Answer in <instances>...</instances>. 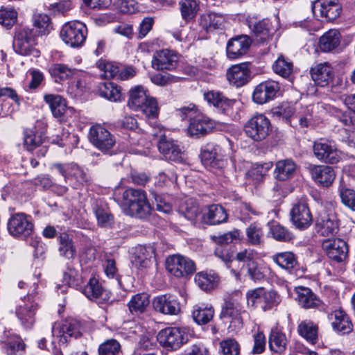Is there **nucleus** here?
<instances>
[{"label": "nucleus", "instance_id": "1", "mask_svg": "<svg viewBox=\"0 0 355 355\" xmlns=\"http://www.w3.org/2000/svg\"><path fill=\"white\" fill-rule=\"evenodd\" d=\"M177 114L182 121H190L187 130L192 137H203L211 132L216 125L214 120L200 112L193 104L178 109Z\"/></svg>", "mask_w": 355, "mask_h": 355}, {"label": "nucleus", "instance_id": "2", "mask_svg": "<svg viewBox=\"0 0 355 355\" xmlns=\"http://www.w3.org/2000/svg\"><path fill=\"white\" fill-rule=\"evenodd\" d=\"M128 105L135 111L141 112L147 119H156L158 116L157 103L149 96L142 86L138 85L130 90Z\"/></svg>", "mask_w": 355, "mask_h": 355}, {"label": "nucleus", "instance_id": "3", "mask_svg": "<svg viewBox=\"0 0 355 355\" xmlns=\"http://www.w3.org/2000/svg\"><path fill=\"white\" fill-rule=\"evenodd\" d=\"M123 206L130 215L139 218L148 217L152 209L146 193L141 189L132 188L123 192Z\"/></svg>", "mask_w": 355, "mask_h": 355}, {"label": "nucleus", "instance_id": "4", "mask_svg": "<svg viewBox=\"0 0 355 355\" xmlns=\"http://www.w3.org/2000/svg\"><path fill=\"white\" fill-rule=\"evenodd\" d=\"M37 31L34 28L20 27L16 29L12 43L14 51L21 55H39L35 49L37 44Z\"/></svg>", "mask_w": 355, "mask_h": 355}, {"label": "nucleus", "instance_id": "5", "mask_svg": "<svg viewBox=\"0 0 355 355\" xmlns=\"http://www.w3.org/2000/svg\"><path fill=\"white\" fill-rule=\"evenodd\" d=\"M246 300L248 306L260 307L266 311L277 306L280 297L275 291H266L264 288L259 287L249 290L246 293Z\"/></svg>", "mask_w": 355, "mask_h": 355}, {"label": "nucleus", "instance_id": "6", "mask_svg": "<svg viewBox=\"0 0 355 355\" xmlns=\"http://www.w3.org/2000/svg\"><path fill=\"white\" fill-rule=\"evenodd\" d=\"M243 307L239 300L233 297L225 300L220 312V318L229 322L228 331L237 333L243 327L242 313H245Z\"/></svg>", "mask_w": 355, "mask_h": 355}, {"label": "nucleus", "instance_id": "7", "mask_svg": "<svg viewBox=\"0 0 355 355\" xmlns=\"http://www.w3.org/2000/svg\"><path fill=\"white\" fill-rule=\"evenodd\" d=\"M35 283L31 293L28 292L27 296L21 300L16 308V315L21 324L26 328H31L35 322V315L38 309L37 293L35 290Z\"/></svg>", "mask_w": 355, "mask_h": 355}, {"label": "nucleus", "instance_id": "8", "mask_svg": "<svg viewBox=\"0 0 355 355\" xmlns=\"http://www.w3.org/2000/svg\"><path fill=\"white\" fill-rule=\"evenodd\" d=\"M87 35V26L79 21L66 23L60 31V37L64 42L73 48L81 46L85 43Z\"/></svg>", "mask_w": 355, "mask_h": 355}, {"label": "nucleus", "instance_id": "9", "mask_svg": "<svg viewBox=\"0 0 355 355\" xmlns=\"http://www.w3.org/2000/svg\"><path fill=\"white\" fill-rule=\"evenodd\" d=\"M246 136L254 141H261L265 139L271 130V123L265 115L262 114L252 116L244 125Z\"/></svg>", "mask_w": 355, "mask_h": 355}, {"label": "nucleus", "instance_id": "10", "mask_svg": "<svg viewBox=\"0 0 355 355\" xmlns=\"http://www.w3.org/2000/svg\"><path fill=\"white\" fill-rule=\"evenodd\" d=\"M319 211L315 220V230L323 236L336 234L338 231V220L332 204Z\"/></svg>", "mask_w": 355, "mask_h": 355}, {"label": "nucleus", "instance_id": "11", "mask_svg": "<svg viewBox=\"0 0 355 355\" xmlns=\"http://www.w3.org/2000/svg\"><path fill=\"white\" fill-rule=\"evenodd\" d=\"M157 340L167 350H176L187 342V337L182 328L167 327L158 333Z\"/></svg>", "mask_w": 355, "mask_h": 355}, {"label": "nucleus", "instance_id": "12", "mask_svg": "<svg viewBox=\"0 0 355 355\" xmlns=\"http://www.w3.org/2000/svg\"><path fill=\"white\" fill-rule=\"evenodd\" d=\"M200 158L202 164L210 169H220L226 165L224 150L215 143H208L202 147Z\"/></svg>", "mask_w": 355, "mask_h": 355}, {"label": "nucleus", "instance_id": "13", "mask_svg": "<svg viewBox=\"0 0 355 355\" xmlns=\"http://www.w3.org/2000/svg\"><path fill=\"white\" fill-rule=\"evenodd\" d=\"M162 129H159L160 135L157 142L159 152L166 159L182 162L184 157L183 146L178 141L167 137L165 134H162Z\"/></svg>", "mask_w": 355, "mask_h": 355}, {"label": "nucleus", "instance_id": "14", "mask_svg": "<svg viewBox=\"0 0 355 355\" xmlns=\"http://www.w3.org/2000/svg\"><path fill=\"white\" fill-rule=\"evenodd\" d=\"M7 226L11 236L23 239L32 234L34 227L31 217L24 213L12 215L8 221Z\"/></svg>", "mask_w": 355, "mask_h": 355}, {"label": "nucleus", "instance_id": "15", "mask_svg": "<svg viewBox=\"0 0 355 355\" xmlns=\"http://www.w3.org/2000/svg\"><path fill=\"white\" fill-rule=\"evenodd\" d=\"M53 168L64 178L65 182L74 189H79L87 182L88 178L84 171L76 164H54Z\"/></svg>", "mask_w": 355, "mask_h": 355}, {"label": "nucleus", "instance_id": "16", "mask_svg": "<svg viewBox=\"0 0 355 355\" xmlns=\"http://www.w3.org/2000/svg\"><path fill=\"white\" fill-rule=\"evenodd\" d=\"M313 153L318 160L327 164H336L341 159V153L334 143L322 139L314 141Z\"/></svg>", "mask_w": 355, "mask_h": 355}, {"label": "nucleus", "instance_id": "17", "mask_svg": "<svg viewBox=\"0 0 355 355\" xmlns=\"http://www.w3.org/2000/svg\"><path fill=\"white\" fill-rule=\"evenodd\" d=\"M166 268L170 274L178 278L190 275L196 270V264L191 259L178 254L166 259Z\"/></svg>", "mask_w": 355, "mask_h": 355}, {"label": "nucleus", "instance_id": "18", "mask_svg": "<svg viewBox=\"0 0 355 355\" xmlns=\"http://www.w3.org/2000/svg\"><path fill=\"white\" fill-rule=\"evenodd\" d=\"M88 139L96 148L103 153H107L116 143L114 136L98 124L90 128Z\"/></svg>", "mask_w": 355, "mask_h": 355}, {"label": "nucleus", "instance_id": "19", "mask_svg": "<svg viewBox=\"0 0 355 355\" xmlns=\"http://www.w3.org/2000/svg\"><path fill=\"white\" fill-rule=\"evenodd\" d=\"M293 225L300 230L307 229L313 222V217L306 200L301 199L293 204L290 211Z\"/></svg>", "mask_w": 355, "mask_h": 355}, {"label": "nucleus", "instance_id": "20", "mask_svg": "<svg viewBox=\"0 0 355 355\" xmlns=\"http://www.w3.org/2000/svg\"><path fill=\"white\" fill-rule=\"evenodd\" d=\"M55 326L56 324L52 327V336H57L62 344L67 343L69 338H77L82 334L80 323L73 318L64 320L57 329Z\"/></svg>", "mask_w": 355, "mask_h": 355}, {"label": "nucleus", "instance_id": "21", "mask_svg": "<svg viewBox=\"0 0 355 355\" xmlns=\"http://www.w3.org/2000/svg\"><path fill=\"white\" fill-rule=\"evenodd\" d=\"M312 10L315 15L329 21L340 16L342 6L338 0H317L313 3Z\"/></svg>", "mask_w": 355, "mask_h": 355}, {"label": "nucleus", "instance_id": "22", "mask_svg": "<svg viewBox=\"0 0 355 355\" xmlns=\"http://www.w3.org/2000/svg\"><path fill=\"white\" fill-rule=\"evenodd\" d=\"M279 90V83L272 80L263 81L255 87L252 94V100L257 104H265L273 100Z\"/></svg>", "mask_w": 355, "mask_h": 355}, {"label": "nucleus", "instance_id": "23", "mask_svg": "<svg viewBox=\"0 0 355 355\" xmlns=\"http://www.w3.org/2000/svg\"><path fill=\"white\" fill-rule=\"evenodd\" d=\"M322 248L329 259L336 263L345 261L348 256V245L340 239H326L322 242Z\"/></svg>", "mask_w": 355, "mask_h": 355}, {"label": "nucleus", "instance_id": "24", "mask_svg": "<svg viewBox=\"0 0 355 355\" xmlns=\"http://www.w3.org/2000/svg\"><path fill=\"white\" fill-rule=\"evenodd\" d=\"M295 292L296 300L302 308L325 310V305L309 288L298 286L295 288Z\"/></svg>", "mask_w": 355, "mask_h": 355}, {"label": "nucleus", "instance_id": "25", "mask_svg": "<svg viewBox=\"0 0 355 355\" xmlns=\"http://www.w3.org/2000/svg\"><path fill=\"white\" fill-rule=\"evenodd\" d=\"M249 65V62H243L230 67L227 71L229 82L237 87L245 85L251 76Z\"/></svg>", "mask_w": 355, "mask_h": 355}, {"label": "nucleus", "instance_id": "26", "mask_svg": "<svg viewBox=\"0 0 355 355\" xmlns=\"http://www.w3.org/2000/svg\"><path fill=\"white\" fill-rule=\"evenodd\" d=\"M251 44V40L246 35H241L230 39L227 44V55L232 60L237 59L247 53Z\"/></svg>", "mask_w": 355, "mask_h": 355}, {"label": "nucleus", "instance_id": "27", "mask_svg": "<svg viewBox=\"0 0 355 355\" xmlns=\"http://www.w3.org/2000/svg\"><path fill=\"white\" fill-rule=\"evenodd\" d=\"M154 309L163 314L178 315L180 312V304L171 295H162L155 297L153 302Z\"/></svg>", "mask_w": 355, "mask_h": 355}, {"label": "nucleus", "instance_id": "28", "mask_svg": "<svg viewBox=\"0 0 355 355\" xmlns=\"http://www.w3.org/2000/svg\"><path fill=\"white\" fill-rule=\"evenodd\" d=\"M205 100L223 113L229 114L232 110L236 101L229 99L218 91H208L204 94Z\"/></svg>", "mask_w": 355, "mask_h": 355}, {"label": "nucleus", "instance_id": "29", "mask_svg": "<svg viewBox=\"0 0 355 355\" xmlns=\"http://www.w3.org/2000/svg\"><path fill=\"white\" fill-rule=\"evenodd\" d=\"M178 64V55L168 49H164L155 54L152 67L157 70H171Z\"/></svg>", "mask_w": 355, "mask_h": 355}, {"label": "nucleus", "instance_id": "30", "mask_svg": "<svg viewBox=\"0 0 355 355\" xmlns=\"http://www.w3.org/2000/svg\"><path fill=\"white\" fill-rule=\"evenodd\" d=\"M313 180L316 184L324 187H329L335 179V172L329 166H313L310 168Z\"/></svg>", "mask_w": 355, "mask_h": 355}, {"label": "nucleus", "instance_id": "31", "mask_svg": "<svg viewBox=\"0 0 355 355\" xmlns=\"http://www.w3.org/2000/svg\"><path fill=\"white\" fill-rule=\"evenodd\" d=\"M155 254V249L150 245H138L135 248L132 257V264L139 268H146L151 263V259Z\"/></svg>", "mask_w": 355, "mask_h": 355}, {"label": "nucleus", "instance_id": "32", "mask_svg": "<svg viewBox=\"0 0 355 355\" xmlns=\"http://www.w3.org/2000/svg\"><path fill=\"white\" fill-rule=\"evenodd\" d=\"M81 292L91 300H105L109 298L108 293L95 278H90L88 283L81 288Z\"/></svg>", "mask_w": 355, "mask_h": 355}, {"label": "nucleus", "instance_id": "33", "mask_svg": "<svg viewBox=\"0 0 355 355\" xmlns=\"http://www.w3.org/2000/svg\"><path fill=\"white\" fill-rule=\"evenodd\" d=\"M311 77L314 83L320 87H325L332 81V68L327 63H321L311 69Z\"/></svg>", "mask_w": 355, "mask_h": 355}, {"label": "nucleus", "instance_id": "34", "mask_svg": "<svg viewBox=\"0 0 355 355\" xmlns=\"http://www.w3.org/2000/svg\"><path fill=\"white\" fill-rule=\"evenodd\" d=\"M248 26L258 42H263L269 40L272 35V24L268 19H262L256 22L249 21Z\"/></svg>", "mask_w": 355, "mask_h": 355}, {"label": "nucleus", "instance_id": "35", "mask_svg": "<svg viewBox=\"0 0 355 355\" xmlns=\"http://www.w3.org/2000/svg\"><path fill=\"white\" fill-rule=\"evenodd\" d=\"M334 330L342 334H348L352 330V324L349 316L342 310H336L329 315Z\"/></svg>", "mask_w": 355, "mask_h": 355}, {"label": "nucleus", "instance_id": "36", "mask_svg": "<svg viewBox=\"0 0 355 355\" xmlns=\"http://www.w3.org/2000/svg\"><path fill=\"white\" fill-rule=\"evenodd\" d=\"M228 214L225 209L219 205H210L203 214L202 219L206 224L218 225L225 223Z\"/></svg>", "mask_w": 355, "mask_h": 355}, {"label": "nucleus", "instance_id": "37", "mask_svg": "<svg viewBox=\"0 0 355 355\" xmlns=\"http://www.w3.org/2000/svg\"><path fill=\"white\" fill-rule=\"evenodd\" d=\"M295 170L296 164L292 159L279 160L275 164V178L279 181H286L293 178Z\"/></svg>", "mask_w": 355, "mask_h": 355}, {"label": "nucleus", "instance_id": "38", "mask_svg": "<svg viewBox=\"0 0 355 355\" xmlns=\"http://www.w3.org/2000/svg\"><path fill=\"white\" fill-rule=\"evenodd\" d=\"M340 43V32L336 29H330L320 37L318 46L322 51L330 52L336 49Z\"/></svg>", "mask_w": 355, "mask_h": 355}, {"label": "nucleus", "instance_id": "39", "mask_svg": "<svg viewBox=\"0 0 355 355\" xmlns=\"http://www.w3.org/2000/svg\"><path fill=\"white\" fill-rule=\"evenodd\" d=\"M13 100L17 103L19 100L16 91L10 87L0 88V116L4 117L12 111V105L8 98Z\"/></svg>", "mask_w": 355, "mask_h": 355}, {"label": "nucleus", "instance_id": "40", "mask_svg": "<svg viewBox=\"0 0 355 355\" xmlns=\"http://www.w3.org/2000/svg\"><path fill=\"white\" fill-rule=\"evenodd\" d=\"M297 332L312 345L318 340V326L311 320H305L300 322L297 326Z\"/></svg>", "mask_w": 355, "mask_h": 355}, {"label": "nucleus", "instance_id": "41", "mask_svg": "<svg viewBox=\"0 0 355 355\" xmlns=\"http://www.w3.org/2000/svg\"><path fill=\"white\" fill-rule=\"evenodd\" d=\"M195 282L202 290L209 291L218 285L219 277L214 271L200 272L196 275Z\"/></svg>", "mask_w": 355, "mask_h": 355}, {"label": "nucleus", "instance_id": "42", "mask_svg": "<svg viewBox=\"0 0 355 355\" xmlns=\"http://www.w3.org/2000/svg\"><path fill=\"white\" fill-rule=\"evenodd\" d=\"M44 101L49 105L54 117L61 119L63 116L64 110L67 105L64 98L58 94H45Z\"/></svg>", "mask_w": 355, "mask_h": 355}, {"label": "nucleus", "instance_id": "43", "mask_svg": "<svg viewBox=\"0 0 355 355\" xmlns=\"http://www.w3.org/2000/svg\"><path fill=\"white\" fill-rule=\"evenodd\" d=\"M214 315V309L211 305L200 304L194 306L192 316L198 324H205L210 322Z\"/></svg>", "mask_w": 355, "mask_h": 355}, {"label": "nucleus", "instance_id": "44", "mask_svg": "<svg viewBox=\"0 0 355 355\" xmlns=\"http://www.w3.org/2000/svg\"><path fill=\"white\" fill-rule=\"evenodd\" d=\"M225 22V17L216 12H207L200 17V24L207 31L219 29Z\"/></svg>", "mask_w": 355, "mask_h": 355}, {"label": "nucleus", "instance_id": "45", "mask_svg": "<svg viewBox=\"0 0 355 355\" xmlns=\"http://www.w3.org/2000/svg\"><path fill=\"white\" fill-rule=\"evenodd\" d=\"M149 304L148 295L146 293H142L133 295L128 303V306L132 314L139 315L145 312Z\"/></svg>", "mask_w": 355, "mask_h": 355}, {"label": "nucleus", "instance_id": "46", "mask_svg": "<svg viewBox=\"0 0 355 355\" xmlns=\"http://www.w3.org/2000/svg\"><path fill=\"white\" fill-rule=\"evenodd\" d=\"M49 71L55 82L58 83L69 79L77 72L76 69H70L60 63L53 64Z\"/></svg>", "mask_w": 355, "mask_h": 355}, {"label": "nucleus", "instance_id": "47", "mask_svg": "<svg viewBox=\"0 0 355 355\" xmlns=\"http://www.w3.org/2000/svg\"><path fill=\"white\" fill-rule=\"evenodd\" d=\"M43 144V137L35 128L24 130V146L28 151H33Z\"/></svg>", "mask_w": 355, "mask_h": 355}, {"label": "nucleus", "instance_id": "48", "mask_svg": "<svg viewBox=\"0 0 355 355\" xmlns=\"http://www.w3.org/2000/svg\"><path fill=\"white\" fill-rule=\"evenodd\" d=\"M271 351L281 354L286 349L287 339L285 334L276 329H272L268 338Z\"/></svg>", "mask_w": 355, "mask_h": 355}, {"label": "nucleus", "instance_id": "49", "mask_svg": "<svg viewBox=\"0 0 355 355\" xmlns=\"http://www.w3.org/2000/svg\"><path fill=\"white\" fill-rule=\"evenodd\" d=\"M272 166L273 164L271 162L254 164L248 171L247 175L254 182H260L267 175Z\"/></svg>", "mask_w": 355, "mask_h": 355}, {"label": "nucleus", "instance_id": "50", "mask_svg": "<svg viewBox=\"0 0 355 355\" xmlns=\"http://www.w3.org/2000/svg\"><path fill=\"white\" fill-rule=\"evenodd\" d=\"M58 239L60 255L68 259H73L76 254V249L72 239L66 233L61 234Z\"/></svg>", "mask_w": 355, "mask_h": 355}, {"label": "nucleus", "instance_id": "51", "mask_svg": "<svg viewBox=\"0 0 355 355\" xmlns=\"http://www.w3.org/2000/svg\"><path fill=\"white\" fill-rule=\"evenodd\" d=\"M313 112L310 106L301 107L292 118V126L303 128H307L312 121Z\"/></svg>", "mask_w": 355, "mask_h": 355}, {"label": "nucleus", "instance_id": "52", "mask_svg": "<svg viewBox=\"0 0 355 355\" xmlns=\"http://www.w3.org/2000/svg\"><path fill=\"white\" fill-rule=\"evenodd\" d=\"M272 260L281 268L291 271L297 264L295 255L291 252L277 253L272 257Z\"/></svg>", "mask_w": 355, "mask_h": 355}, {"label": "nucleus", "instance_id": "53", "mask_svg": "<svg viewBox=\"0 0 355 355\" xmlns=\"http://www.w3.org/2000/svg\"><path fill=\"white\" fill-rule=\"evenodd\" d=\"M269 232L275 240L279 242H289L294 238L292 232L277 223L270 224Z\"/></svg>", "mask_w": 355, "mask_h": 355}, {"label": "nucleus", "instance_id": "54", "mask_svg": "<svg viewBox=\"0 0 355 355\" xmlns=\"http://www.w3.org/2000/svg\"><path fill=\"white\" fill-rule=\"evenodd\" d=\"M180 8L182 19L187 23L196 17L199 4L197 0H181Z\"/></svg>", "mask_w": 355, "mask_h": 355}, {"label": "nucleus", "instance_id": "55", "mask_svg": "<svg viewBox=\"0 0 355 355\" xmlns=\"http://www.w3.org/2000/svg\"><path fill=\"white\" fill-rule=\"evenodd\" d=\"M247 241L252 245H260L263 242V232L260 225L254 223L245 230Z\"/></svg>", "mask_w": 355, "mask_h": 355}, {"label": "nucleus", "instance_id": "56", "mask_svg": "<svg viewBox=\"0 0 355 355\" xmlns=\"http://www.w3.org/2000/svg\"><path fill=\"white\" fill-rule=\"evenodd\" d=\"M274 72L284 78H289L293 73V62L285 58L284 56H279L272 64Z\"/></svg>", "mask_w": 355, "mask_h": 355}, {"label": "nucleus", "instance_id": "57", "mask_svg": "<svg viewBox=\"0 0 355 355\" xmlns=\"http://www.w3.org/2000/svg\"><path fill=\"white\" fill-rule=\"evenodd\" d=\"M296 108L290 103H282L279 106L275 107L272 110V114L274 116L282 119L289 123L291 125L292 118L295 116Z\"/></svg>", "mask_w": 355, "mask_h": 355}, {"label": "nucleus", "instance_id": "58", "mask_svg": "<svg viewBox=\"0 0 355 355\" xmlns=\"http://www.w3.org/2000/svg\"><path fill=\"white\" fill-rule=\"evenodd\" d=\"M98 92L101 96L112 101L120 100L121 92L116 85L110 82L103 83L99 85Z\"/></svg>", "mask_w": 355, "mask_h": 355}, {"label": "nucleus", "instance_id": "59", "mask_svg": "<svg viewBox=\"0 0 355 355\" xmlns=\"http://www.w3.org/2000/svg\"><path fill=\"white\" fill-rule=\"evenodd\" d=\"M96 67L104 72L102 76L105 78H116L119 74L120 66L112 62H107L102 59L96 63Z\"/></svg>", "mask_w": 355, "mask_h": 355}, {"label": "nucleus", "instance_id": "60", "mask_svg": "<svg viewBox=\"0 0 355 355\" xmlns=\"http://www.w3.org/2000/svg\"><path fill=\"white\" fill-rule=\"evenodd\" d=\"M247 274L254 282H260L266 277L267 268L259 265L257 261H250L245 265Z\"/></svg>", "mask_w": 355, "mask_h": 355}, {"label": "nucleus", "instance_id": "61", "mask_svg": "<svg viewBox=\"0 0 355 355\" xmlns=\"http://www.w3.org/2000/svg\"><path fill=\"white\" fill-rule=\"evenodd\" d=\"M94 211L99 225L107 227L112 224L113 216L110 213L106 206L97 204L94 207Z\"/></svg>", "mask_w": 355, "mask_h": 355}, {"label": "nucleus", "instance_id": "62", "mask_svg": "<svg viewBox=\"0 0 355 355\" xmlns=\"http://www.w3.org/2000/svg\"><path fill=\"white\" fill-rule=\"evenodd\" d=\"M121 352V345L115 339H107L102 343L98 349V355H118Z\"/></svg>", "mask_w": 355, "mask_h": 355}, {"label": "nucleus", "instance_id": "63", "mask_svg": "<svg viewBox=\"0 0 355 355\" xmlns=\"http://www.w3.org/2000/svg\"><path fill=\"white\" fill-rule=\"evenodd\" d=\"M180 211L184 214L186 218L193 220L196 218L200 213V209L196 201L192 198H189L185 200L182 205Z\"/></svg>", "mask_w": 355, "mask_h": 355}, {"label": "nucleus", "instance_id": "64", "mask_svg": "<svg viewBox=\"0 0 355 355\" xmlns=\"http://www.w3.org/2000/svg\"><path fill=\"white\" fill-rule=\"evenodd\" d=\"M344 103L346 106L352 111L353 115H350L351 113L348 115L345 114L342 116L340 121L345 125L355 126V94L345 96L344 98Z\"/></svg>", "mask_w": 355, "mask_h": 355}]
</instances>
